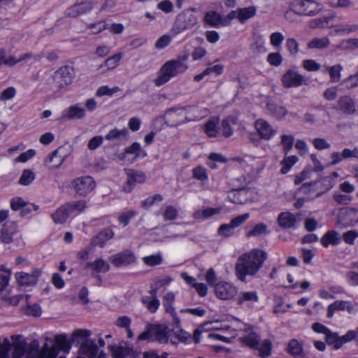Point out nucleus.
Returning a JSON list of instances; mask_svg holds the SVG:
<instances>
[{
	"mask_svg": "<svg viewBox=\"0 0 358 358\" xmlns=\"http://www.w3.org/2000/svg\"><path fill=\"white\" fill-rule=\"evenodd\" d=\"M267 259V253L261 249L254 248L241 255L235 266L236 278L246 282L247 276H255Z\"/></svg>",
	"mask_w": 358,
	"mask_h": 358,
	"instance_id": "f257e3e1",
	"label": "nucleus"
},
{
	"mask_svg": "<svg viewBox=\"0 0 358 358\" xmlns=\"http://www.w3.org/2000/svg\"><path fill=\"white\" fill-rule=\"evenodd\" d=\"M188 57L189 55L185 54L177 59L166 61L159 69L158 75L154 80L155 85L157 87L162 86L173 78L185 73L189 67L187 64Z\"/></svg>",
	"mask_w": 358,
	"mask_h": 358,
	"instance_id": "f03ea898",
	"label": "nucleus"
},
{
	"mask_svg": "<svg viewBox=\"0 0 358 358\" xmlns=\"http://www.w3.org/2000/svg\"><path fill=\"white\" fill-rule=\"evenodd\" d=\"M173 329L164 324H148L145 329L138 336V341H157L159 343H167L170 339L172 343L176 341L173 340L172 334Z\"/></svg>",
	"mask_w": 358,
	"mask_h": 358,
	"instance_id": "7ed1b4c3",
	"label": "nucleus"
},
{
	"mask_svg": "<svg viewBox=\"0 0 358 358\" xmlns=\"http://www.w3.org/2000/svg\"><path fill=\"white\" fill-rule=\"evenodd\" d=\"M322 6L313 0H294L290 3V8L285 13L286 20L296 13L299 15L313 16L322 10Z\"/></svg>",
	"mask_w": 358,
	"mask_h": 358,
	"instance_id": "20e7f679",
	"label": "nucleus"
},
{
	"mask_svg": "<svg viewBox=\"0 0 358 358\" xmlns=\"http://www.w3.org/2000/svg\"><path fill=\"white\" fill-rule=\"evenodd\" d=\"M76 73L73 66L64 65L54 72L52 79L58 88L63 89L73 82Z\"/></svg>",
	"mask_w": 358,
	"mask_h": 358,
	"instance_id": "39448f33",
	"label": "nucleus"
},
{
	"mask_svg": "<svg viewBox=\"0 0 358 358\" xmlns=\"http://www.w3.org/2000/svg\"><path fill=\"white\" fill-rule=\"evenodd\" d=\"M127 180L122 186V191L131 193L138 184H143L146 181L147 176L143 171L128 169H125Z\"/></svg>",
	"mask_w": 358,
	"mask_h": 358,
	"instance_id": "423d86ee",
	"label": "nucleus"
},
{
	"mask_svg": "<svg viewBox=\"0 0 358 358\" xmlns=\"http://www.w3.org/2000/svg\"><path fill=\"white\" fill-rule=\"evenodd\" d=\"M109 261L114 266L120 268L136 263L137 257L132 250L126 249L110 256Z\"/></svg>",
	"mask_w": 358,
	"mask_h": 358,
	"instance_id": "0eeeda50",
	"label": "nucleus"
},
{
	"mask_svg": "<svg viewBox=\"0 0 358 358\" xmlns=\"http://www.w3.org/2000/svg\"><path fill=\"white\" fill-rule=\"evenodd\" d=\"M71 184L76 194L83 196H87L96 187L94 178L89 176L76 178Z\"/></svg>",
	"mask_w": 358,
	"mask_h": 358,
	"instance_id": "6e6552de",
	"label": "nucleus"
},
{
	"mask_svg": "<svg viewBox=\"0 0 358 358\" xmlns=\"http://www.w3.org/2000/svg\"><path fill=\"white\" fill-rule=\"evenodd\" d=\"M281 82L285 88L298 87L303 85H308L307 79L292 69L287 70L282 76Z\"/></svg>",
	"mask_w": 358,
	"mask_h": 358,
	"instance_id": "1a4fd4ad",
	"label": "nucleus"
},
{
	"mask_svg": "<svg viewBox=\"0 0 358 358\" xmlns=\"http://www.w3.org/2000/svg\"><path fill=\"white\" fill-rule=\"evenodd\" d=\"M215 293L217 298L221 300L233 299L238 294L237 287L227 281H220L215 285Z\"/></svg>",
	"mask_w": 358,
	"mask_h": 358,
	"instance_id": "9d476101",
	"label": "nucleus"
},
{
	"mask_svg": "<svg viewBox=\"0 0 358 358\" xmlns=\"http://www.w3.org/2000/svg\"><path fill=\"white\" fill-rule=\"evenodd\" d=\"M91 270V275L97 280L99 285L102 284V278L100 273H107L110 270L109 264L102 258H97L93 262H88L85 267Z\"/></svg>",
	"mask_w": 358,
	"mask_h": 358,
	"instance_id": "9b49d317",
	"label": "nucleus"
},
{
	"mask_svg": "<svg viewBox=\"0 0 358 358\" xmlns=\"http://www.w3.org/2000/svg\"><path fill=\"white\" fill-rule=\"evenodd\" d=\"M257 14V8L254 6L238 8L236 10H231L227 14V18L230 22L237 19L240 23L244 24L248 20L255 17Z\"/></svg>",
	"mask_w": 358,
	"mask_h": 358,
	"instance_id": "f8f14e48",
	"label": "nucleus"
},
{
	"mask_svg": "<svg viewBox=\"0 0 358 358\" xmlns=\"http://www.w3.org/2000/svg\"><path fill=\"white\" fill-rule=\"evenodd\" d=\"M94 7V2L83 1L69 7L65 11V15L70 17H76L80 15L91 13Z\"/></svg>",
	"mask_w": 358,
	"mask_h": 358,
	"instance_id": "ddd939ff",
	"label": "nucleus"
},
{
	"mask_svg": "<svg viewBox=\"0 0 358 358\" xmlns=\"http://www.w3.org/2000/svg\"><path fill=\"white\" fill-rule=\"evenodd\" d=\"M336 110L345 115H352L356 112V106L354 99L349 95L341 96L337 101V105L333 107Z\"/></svg>",
	"mask_w": 358,
	"mask_h": 358,
	"instance_id": "4468645a",
	"label": "nucleus"
},
{
	"mask_svg": "<svg viewBox=\"0 0 358 358\" xmlns=\"http://www.w3.org/2000/svg\"><path fill=\"white\" fill-rule=\"evenodd\" d=\"M203 22L208 26L215 28H218L220 26L225 27L231 24L230 20L227 18V15L224 18L220 13L215 10L206 12L203 17Z\"/></svg>",
	"mask_w": 358,
	"mask_h": 358,
	"instance_id": "2eb2a0df",
	"label": "nucleus"
},
{
	"mask_svg": "<svg viewBox=\"0 0 358 358\" xmlns=\"http://www.w3.org/2000/svg\"><path fill=\"white\" fill-rule=\"evenodd\" d=\"M114 236L115 232L111 228H104L92 238L91 245L92 247L99 246V248H103L105 247L106 242L112 239Z\"/></svg>",
	"mask_w": 358,
	"mask_h": 358,
	"instance_id": "dca6fc26",
	"label": "nucleus"
},
{
	"mask_svg": "<svg viewBox=\"0 0 358 358\" xmlns=\"http://www.w3.org/2000/svg\"><path fill=\"white\" fill-rule=\"evenodd\" d=\"M255 127L259 136L264 140L271 139L276 133L272 126L264 119L257 120Z\"/></svg>",
	"mask_w": 358,
	"mask_h": 358,
	"instance_id": "f3484780",
	"label": "nucleus"
},
{
	"mask_svg": "<svg viewBox=\"0 0 358 358\" xmlns=\"http://www.w3.org/2000/svg\"><path fill=\"white\" fill-rule=\"evenodd\" d=\"M17 232V224L15 222L4 223L1 229V241L4 244H10L13 241V236Z\"/></svg>",
	"mask_w": 358,
	"mask_h": 358,
	"instance_id": "a211bd4d",
	"label": "nucleus"
},
{
	"mask_svg": "<svg viewBox=\"0 0 358 358\" xmlns=\"http://www.w3.org/2000/svg\"><path fill=\"white\" fill-rule=\"evenodd\" d=\"M85 109L77 103L65 109L63 117L67 120H81L85 117Z\"/></svg>",
	"mask_w": 358,
	"mask_h": 358,
	"instance_id": "6ab92c4d",
	"label": "nucleus"
},
{
	"mask_svg": "<svg viewBox=\"0 0 358 358\" xmlns=\"http://www.w3.org/2000/svg\"><path fill=\"white\" fill-rule=\"evenodd\" d=\"M341 242L339 234L334 229L327 231L320 239V243L324 248H328L330 245H338Z\"/></svg>",
	"mask_w": 358,
	"mask_h": 358,
	"instance_id": "aec40b11",
	"label": "nucleus"
},
{
	"mask_svg": "<svg viewBox=\"0 0 358 358\" xmlns=\"http://www.w3.org/2000/svg\"><path fill=\"white\" fill-rule=\"evenodd\" d=\"M277 222L281 228L289 229L295 226L296 219L290 212H282L278 215Z\"/></svg>",
	"mask_w": 358,
	"mask_h": 358,
	"instance_id": "412c9836",
	"label": "nucleus"
},
{
	"mask_svg": "<svg viewBox=\"0 0 358 358\" xmlns=\"http://www.w3.org/2000/svg\"><path fill=\"white\" fill-rule=\"evenodd\" d=\"M17 282L20 286H31L36 284L38 274L17 272L15 275Z\"/></svg>",
	"mask_w": 358,
	"mask_h": 358,
	"instance_id": "4be33fe9",
	"label": "nucleus"
},
{
	"mask_svg": "<svg viewBox=\"0 0 358 358\" xmlns=\"http://www.w3.org/2000/svg\"><path fill=\"white\" fill-rule=\"evenodd\" d=\"M80 351L88 358H96L99 354L97 345L94 341L89 339L81 344Z\"/></svg>",
	"mask_w": 358,
	"mask_h": 358,
	"instance_id": "5701e85b",
	"label": "nucleus"
},
{
	"mask_svg": "<svg viewBox=\"0 0 358 358\" xmlns=\"http://www.w3.org/2000/svg\"><path fill=\"white\" fill-rule=\"evenodd\" d=\"M219 117L209 119L203 126V131L209 138H216L219 134Z\"/></svg>",
	"mask_w": 358,
	"mask_h": 358,
	"instance_id": "b1692460",
	"label": "nucleus"
},
{
	"mask_svg": "<svg viewBox=\"0 0 358 358\" xmlns=\"http://www.w3.org/2000/svg\"><path fill=\"white\" fill-rule=\"evenodd\" d=\"M113 358H135L136 352L132 347L116 346L112 349Z\"/></svg>",
	"mask_w": 358,
	"mask_h": 358,
	"instance_id": "393cba45",
	"label": "nucleus"
},
{
	"mask_svg": "<svg viewBox=\"0 0 358 358\" xmlns=\"http://www.w3.org/2000/svg\"><path fill=\"white\" fill-rule=\"evenodd\" d=\"M245 332L247 335L243 338L242 342L251 348L257 349L259 343V336L253 329V327L251 325L249 326L245 329Z\"/></svg>",
	"mask_w": 358,
	"mask_h": 358,
	"instance_id": "a878e982",
	"label": "nucleus"
},
{
	"mask_svg": "<svg viewBox=\"0 0 358 358\" xmlns=\"http://www.w3.org/2000/svg\"><path fill=\"white\" fill-rule=\"evenodd\" d=\"M353 340L358 342V327L355 330L348 331L342 336L338 335L336 342L334 343V347L335 349L338 350L345 343H349Z\"/></svg>",
	"mask_w": 358,
	"mask_h": 358,
	"instance_id": "bb28decb",
	"label": "nucleus"
},
{
	"mask_svg": "<svg viewBox=\"0 0 358 358\" xmlns=\"http://www.w3.org/2000/svg\"><path fill=\"white\" fill-rule=\"evenodd\" d=\"M70 215L66 203H64L51 215V217L55 224H62L67 221Z\"/></svg>",
	"mask_w": 358,
	"mask_h": 358,
	"instance_id": "cd10ccee",
	"label": "nucleus"
},
{
	"mask_svg": "<svg viewBox=\"0 0 358 358\" xmlns=\"http://www.w3.org/2000/svg\"><path fill=\"white\" fill-rule=\"evenodd\" d=\"M287 352L295 358L303 357L304 353L302 343L295 338L291 339L287 345Z\"/></svg>",
	"mask_w": 358,
	"mask_h": 358,
	"instance_id": "c85d7f7f",
	"label": "nucleus"
},
{
	"mask_svg": "<svg viewBox=\"0 0 358 358\" xmlns=\"http://www.w3.org/2000/svg\"><path fill=\"white\" fill-rule=\"evenodd\" d=\"M125 155H134V160L143 159L147 156V152L141 148V144L138 142L133 143L131 145L124 148Z\"/></svg>",
	"mask_w": 358,
	"mask_h": 358,
	"instance_id": "c756f323",
	"label": "nucleus"
},
{
	"mask_svg": "<svg viewBox=\"0 0 358 358\" xmlns=\"http://www.w3.org/2000/svg\"><path fill=\"white\" fill-rule=\"evenodd\" d=\"M54 345L57 350L69 352L72 345V341L68 339L65 334H61L55 336Z\"/></svg>",
	"mask_w": 358,
	"mask_h": 358,
	"instance_id": "7c9ffc66",
	"label": "nucleus"
},
{
	"mask_svg": "<svg viewBox=\"0 0 358 358\" xmlns=\"http://www.w3.org/2000/svg\"><path fill=\"white\" fill-rule=\"evenodd\" d=\"M268 234H270V230L268 226L263 222H259L256 224L251 230L247 231L246 237H259Z\"/></svg>",
	"mask_w": 358,
	"mask_h": 358,
	"instance_id": "2f4dec72",
	"label": "nucleus"
},
{
	"mask_svg": "<svg viewBox=\"0 0 358 358\" xmlns=\"http://www.w3.org/2000/svg\"><path fill=\"white\" fill-rule=\"evenodd\" d=\"M64 159L59 155L58 150L52 152L46 158L45 164L49 166L50 169H54L59 167L63 163Z\"/></svg>",
	"mask_w": 358,
	"mask_h": 358,
	"instance_id": "473e14b6",
	"label": "nucleus"
},
{
	"mask_svg": "<svg viewBox=\"0 0 358 358\" xmlns=\"http://www.w3.org/2000/svg\"><path fill=\"white\" fill-rule=\"evenodd\" d=\"M245 192V188L234 189L229 192L228 199L233 203L243 204L246 201V197L244 195Z\"/></svg>",
	"mask_w": 358,
	"mask_h": 358,
	"instance_id": "72a5a7b5",
	"label": "nucleus"
},
{
	"mask_svg": "<svg viewBox=\"0 0 358 358\" xmlns=\"http://www.w3.org/2000/svg\"><path fill=\"white\" fill-rule=\"evenodd\" d=\"M175 300L176 294L173 292H168L164 295L162 298V305L166 313L176 311L173 306Z\"/></svg>",
	"mask_w": 358,
	"mask_h": 358,
	"instance_id": "f704fd0d",
	"label": "nucleus"
},
{
	"mask_svg": "<svg viewBox=\"0 0 358 358\" xmlns=\"http://www.w3.org/2000/svg\"><path fill=\"white\" fill-rule=\"evenodd\" d=\"M141 301L150 313H155L160 306V301L158 298H150L148 297V296H143Z\"/></svg>",
	"mask_w": 358,
	"mask_h": 358,
	"instance_id": "c9c22d12",
	"label": "nucleus"
},
{
	"mask_svg": "<svg viewBox=\"0 0 358 358\" xmlns=\"http://www.w3.org/2000/svg\"><path fill=\"white\" fill-rule=\"evenodd\" d=\"M128 131L126 128L118 129L117 128H114L110 129L105 136V139L107 141H113V140H122L127 139L128 136Z\"/></svg>",
	"mask_w": 358,
	"mask_h": 358,
	"instance_id": "e433bc0d",
	"label": "nucleus"
},
{
	"mask_svg": "<svg viewBox=\"0 0 358 358\" xmlns=\"http://www.w3.org/2000/svg\"><path fill=\"white\" fill-rule=\"evenodd\" d=\"M86 29L90 30V34L96 35L108 29L109 24L106 23V20H100L96 22L87 24Z\"/></svg>",
	"mask_w": 358,
	"mask_h": 358,
	"instance_id": "4c0bfd02",
	"label": "nucleus"
},
{
	"mask_svg": "<svg viewBox=\"0 0 358 358\" xmlns=\"http://www.w3.org/2000/svg\"><path fill=\"white\" fill-rule=\"evenodd\" d=\"M250 48L258 53L265 52L266 48L265 47V40L264 37L260 34H254Z\"/></svg>",
	"mask_w": 358,
	"mask_h": 358,
	"instance_id": "58836bf2",
	"label": "nucleus"
},
{
	"mask_svg": "<svg viewBox=\"0 0 358 358\" xmlns=\"http://www.w3.org/2000/svg\"><path fill=\"white\" fill-rule=\"evenodd\" d=\"M298 160L299 158L296 155L285 157L280 162L282 166L280 169V173L282 174L287 173L291 170L292 166L298 162Z\"/></svg>",
	"mask_w": 358,
	"mask_h": 358,
	"instance_id": "ea45409f",
	"label": "nucleus"
},
{
	"mask_svg": "<svg viewBox=\"0 0 358 358\" xmlns=\"http://www.w3.org/2000/svg\"><path fill=\"white\" fill-rule=\"evenodd\" d=\"M123 57L122 52H117L108 57L103 64L100 66V68L106 67L107 69H114L119 64L120 60Z\"/></svg>",
	"mask_w": 358,
	"mask_h": 358,
	"instance_id": "a19ab883",
	"label": "nucleus"
},
{
	"mask_svg": "<svg viewBox=\"0 0 358 358\" xmlns=\"http://www.w3.org/2000/svg\"><path fill=\"white\" fill-rule=\"evenodd\" d=\"M268 110L278 120H282L287 115V110L285 106H278L277 104H268Z\"/></svg>",
	"mask_w": 358,
	"mask_h": 358,
	"instance_id": "79ce46f5",
	"label": "nucleus"
},
{
	"mask_svg": "<svg viewBox=\"0 0 358 358\" xmlns=\"http://www.w3.org/2000/svg\"><path fill=\"white\" fill-rule=\"evenodd\" d=\"M65 203L70 214H72L73 213L79 214L81 212H83L87 207V203L84 200L66 202Z\"/></svg>",
	"mask_w": 358,
	"mask_h": 358,
	"instance_id": "37998d69",
	"label": "nucleus"
},
{
	"mask_svg": "<svg viewBox=\"0 0 358 358\" xmlns=\"http://www.w3.org/2000/svg\"><path fill=\"white\" fill-rule=\"evenodd\" d=\"M138 215V211L136 210H128L122 212L117 217L118 222L122 225V227H127L131 220Z\"/></svg>",
	"mask_w": 358,
	"mask_h": 358,
	"instance_id": "c03bdc74",
	"label": "nucleus"
},
{
	"mask_svg": "<svg viewBox=\"0 0 358 358\" xmlns=\"http://www.w3.org/2000/svg\"><path fill=\"white\" fill-rule=\"evenodd\" d=\"M192 178L201 182H207L208 180L207 169L203 166H196L192 169Z\"/></svg>",
	"mask_w": 358,
	"mask_h": 358,
	"instance_id": "a18cd8bd",
	"label": "nucleus"
},
{
	"mask_svg": "<svg viewBox=\"0 0 358 358\" xmlns=\"http://www.w3.org/2000/svg\"><path fill=\"white\" fill-rule=\"evenodd\" d=\"M237 301L239 305L246 301L257 302L259 301V296L256 291L242 292L238 295Z\"/></svg>",
	"mask_w": 358,
	"mask_h": 358,
	"instance_id": "49530a36",
	"label": "nucleus"
},
{
	"mask_svg": "<svg viewBox=\"0 0 358 358\" xmlns=\"http://www.w3.org/2000/svg\"><path fill=\"white\" fill-rule=\"evenodd\" d=\"M333 303L337 310H346L350 314L356 311L355 306L351 301L337 300Z\"/></svg>",
	"mask_w": 358,
	"mask_h": 358,
	"instance_id": "de8ad7c7",
	"label": "nucleus"
},
{
	"mask_svg": "<svg viewBox=\"0 0 358 358\" xmlns=\"http://www.w3.org/2000/svg\"><path fill=\"white\" fill-rule=\"evenodd\" d=\"M329 45V40L327 37L315 38L308 43V48L309 49H324Z\"/></svg>",
	"mask_w": 358,
	"mask_h": 358,
	"instance_id": "09e8293b",
	"label": "nucleus"
},
{
	"mask_svg": "<svg viewBox=\"0 0 358 358\" xmlns=\"http://www.w3.org/2000/svg\"><path fill=\"white\" fill-rule=\"evenodd\" d=\"M342 70L343 66L341 64L334 65L327 69L330 76V81L331 83H336L340 81Z\"/></svg>",
	"mask_w": 358,
	"mask_h": 358,
	"instance_id": "8fccbe9b",
	"label": "nucleus"
},
{
	"mask_svg": "<svg viewBox=\"0 0 358 358\" xmlns=\"http://www.w3.org/2000/svg\"><path fill=\"white\" fill-rule=\"evenodd\" d=\"M336 17V13L334 12L329 13L327 16L320 17V18L315 20V23L317 27H333L331 22Z\"/></svg>",
	"mask_w": 358,
	"mask_h": 358,
	"instance_id": "3c124183",
	"label": "nucleus"
},
{
	"mask_svg": "<svg viewBox=\"0 0 358 358\" xmlns=\"http://www.w3.org/2000/svg\"><path fill=\"white\" fill-rule=\"evenodd\" d=\"M162 257L159 253L143 257V263L148 266L160 265L162 263Z\"/></svg>",
	"mask_w": 358,
	"mask_h": 358,
	"instance_id": "603ef678",
	"label": "nucleus"
},
{
	"mask_svg": "<svg viewBox=\"0 0 358 358\" xmlns=\"http://www.w3.org/2000/svg\"><path fill=\"white\" fill-rule=\"evenodd\" d=\"M163 196L160 194H155L149 196L141 201V207L144 209H148L154 204L162 201Z\"/></svg>",
	"mask_w": 358,
	"mask_h": 358,
	"instance_id": "864d4df0",
	"label": "nucleus"
},
{
	"mask_svg": "<svg viewBox=\"0 0 358 358\" xmlns=\"http://www.w3.org/2000/svg\"><path fill=\"white\" fill-rule=\"evenodd\" d=\"M57 353V349L55 346L49 348L47 344H45L38 352V358H55Z\"/></svg>",
	"mask_w": 358,
	"mask_h": 358,
	"instance_id": "5fc2aeb1",
	"label": "nucleus"
},
{
	"mask_svg": "<svg viewBox=\"0 0 358 358\" xmlns=\"http://www.w3.org/2000/svg\"><path fill=\"white\" fill-rule=\"evenodd\" d=\"M358 31V24H339L336 27V31L339 34H349Z\"/></svg>",
	"mask_w": 358,
	"mask_h": 358,
	"instance_id": "6e6d98bb",
	"label": "nucleus"
},
{
	"mask_svg": "<svg viewBox=\"0 0 358 358\" xmlns=\"http://www.w3.org/2000/svg\"><path fill=\"white\" fill-rule=\"evenodd\" d=\"M190 337V334L180 328L176 331H173V333L172 334L173 340L176 341L175 343H177L178 342L187 343Z\"/></svg>",
	"mask_w": 358,
	"mask_h": 358,
	"instance_id": "4d7b16f0",
	"label": "nucleus"
},
{
	"mask_svg": "<svg viewBox=\"0 0 358 358\" xmlns=\"http://www.w3.org/2000/svg\"><path fill=\"white\" fill-rule=\"evenodd\" d=\"M196 23V17L194 15H189L187 17H185L184 22L182 23L178 24V28L180 31H184L193 27Z\"/></svg>",
	"mask_w": 358,
	"mask_h": 358,
	"instance_id": "13d9d810",
	"label": "nucleus"
},
{
	"mask_svg": "<svg viewBox=\"0 0 358 358\" xmlns=\"http://www.w3.org/2000/svg\"><path fill=\"white\" fill-rule=\"evenodd\" d=\"M35 179V174L29 169H24L20 178L19 182L22 185H30Z\"/></svg>",
	"mask_w": 358,
	"mask_h": 358,
	"instance_id": "bf43d9fd",
	"label": "nucleus"
},
{
	"mask_svg": "<svg viewBox=\"0 0 358 358\" xmlns=\"http://www.w3.org/2000/svg\"><path fill=\"white\" fill-rule=\"evenodd\" d=\"M320 181H312L303 183L300 187V192L304 194H309L316 192Z\"/></svg>",
	"mask_w": 358,
	"mask_h": 358,
	"instance_id": "052dcab7",
	"label": "nucleus"
},
{
	"mask_svg": "<svg viewBox=\"0 0 358 358\" xmlns=\"http://www.w3.org/2000/svg\"><path fill=\"white\" fill-rule=\"evenodd\" d=\"M272 343L270 340L264 341L259 350V355L262 358H266L271 354Z\"/></svg>",
	"mask_w": 358,
	"mask_h": 358,
	"instance_id": "680f3d73",
	"label": "nucleus"
},
{
	"mask_svg": "<svg viewBox=\"0 0 358 358\" xmlns=\"http://www.w3.org/2000/svg\"><path fill=\"white\" fill-rule=\"evenodd\" d=\"M284 39L285 36L281 32H273L270 36V43L274 48H278L281 46Z\"/></svg>",
	"mask_w": 358,
	"mask_h": 358,
	"instance_id": "e2e57ef3",
	"label": "nucleus"
},
{
	"mask_svg": "<svg viewBox=\"0 0 358 358\" xmlns=\"http://www.w3.org/2000/svg\"><path fill=\"white\" fill-rule=\"evenodd\" d=\"M120 90V88L118 87H114L113 88H110L107 85H103L98 88V90L96 92V95L97 96H103L105 95L107 96H112L115 92H118Z\"/></svg>",
	"mask_w": 358,
	"mask_h": 358,
	"instance_id": "0e129e2a",
	"label": "nucleus"
},
{
	"mask_svg": "<svg viewBox=\"0 0 358 358\" xmlns=\"http://www.w3.org/2000/svg\"><path fill=\"white\" fill-rule=\"evenodd\" d=\"M283 58L279 52H271L267 56L268 63L273 66H279L282 62Z\"/></svg>",
	"mask_w": 358,
	"mask_h": 358,
	"instance_id": "69168bd1",
	"label": "nucleus"
},
{
	"mask_svg": "<svg viewBox=\"0 0 358 358\" xmlns=\"http://www.w3.org/2000/svg\"><path fill=\"white\" fill-rule=\"evenodd\" d=\"M281 144L285 153L290 151L294 145V137L291 135L283 134L281 136Z\"/></svg>",
	"mask_w": 358,
	"mask_h": 358,
	"instance_id": "338daca9",
	"label": "nucleus"
},
{
	"mask_svg": "<svg viewBox=\"0 0 358 358\" xmlns=\"http://www.w3.org/2000/svg\"><path fill=\"white\" fill-rule=\"evenodd\" d=\"M10 208L13 211H17L22 210L24 206H27V202L23 200L22 198L20 196L13 197L10 201Z\"/></svg>",
	"mask_w": 358,
	"mask_h": 358,
	"instance_id": "774afa93",
	"label": "nucleus"
}]
</instances>
